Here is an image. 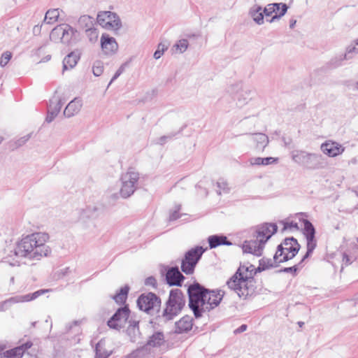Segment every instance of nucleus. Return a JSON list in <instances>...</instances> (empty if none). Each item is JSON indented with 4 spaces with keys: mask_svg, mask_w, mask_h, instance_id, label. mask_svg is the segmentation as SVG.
Instances as JSON below:
<instances>
[{
    "mask_svg": "<svg viewBox=\"0 0 358 358\" xmlns=\"http://www.w3.org/2000/svg\"><path fill=\"white\" fill-rule=\"evenodd\" d=\"M49 236L46 233H33L20 240L15 246V254L20 257L29 259H39L50 253V249L46 245Z\"/></svg>",
    "mask_w": 358,
    "mask_h": 358,
    "instance_id": "nucleus-1",
    "label": "nucleus"
},
{
    "mask_svg": "<svg viewBox=\"0 0 358 358\" xmlns=\"http://www.w3.org/2000/svg\"><path fill=\"white\" fill-rule=\"evenodd\" d=\"M189 306L196 317L201 313L217 306L222 301L224 292L222 290H206L199 285L190 286L188 289Z\"/></svg>",
    "mask_w": 358,
    "mask_h": 358,
    "instance_id": "nucleus-2",
    "label": "nucleus"
},
{
    "mask_svg": "<svg viewBox=\"0 0 358 358\" xmlns=\"http://www.w3.org/2000/svg\"><path fill=\"white\" fill-rule=\"evenodd\" d=\"M255 273V266L249 264L241 265L236 273L227 282V285L239 296H247L253 292Z\"/></svg>",
    "mask_w": 358,
    "mask_h": 358,
    "instance_id": "nucleus-3",
    "label": "nucleus"
},
{
    "mask_svg": "<svg viewBox=\"0 0 358 358\" xmlns=\"http://www.w3.org/2000/svg\"><path fill=\"white\" fill-rule=\"evenodd\" d=\"M300 245L296 239L293 238H286L278 247L273 257L274 264H280L292 259L298 253Z\"/></svg>",
    "mask_w": 358,
    "mask_h": 358,
    "instance_id": "nucleus-4",
    "label": "nucleus"
},
{
    "mask_svg": "<svg viewBox=\"0 0 358 358\" xmlns=\"http://www.w3.org/2000/svg\"><path fill=\"white\" fill-rule=\"evenodd\" d=\"M98 24L107 31L117 33L122 28L120 17L115 12L101 10L96 15Z\"/></svg>",
    "mask_w": 358,
    "mask_h": 358,
    "instance_id": "nucleus-5",
    "label": "nucleus"
},
{
    "mask_svg": "<svg viewBox=\"0 0 358 358\" xmlns=\"http://www.w3.org/2000/svg\"><path fill=\"white\" fill-rule=\"evenodd\" d=\"M78 31L67 24L55 27L50 32V38L55 43H69L73 42Z\"/></svg>",
    "mask_w": 358,
    "mask_h": 358,
    "instance_id": "nucleus-6",
    "label": "nucleus"
},
{
    "mask_svg": "<svg viewBox=\"0 0 358 358\" xmlns=\"http://www.w3.org/2000/svg\"><path fill=\"white\" fill-rule=\"evenodd\" d=\"M185 299L182 292L179 289L171 291L169 299L164 311V315L168 320L176 315L183 308Z\"/></svg>",
    "mask_w": 358,
    "mask_h": 358,
    "instance_id": "nucleus-7",
    "label": "nucleus"
},
{
    "mask_svg": "<svg viewBox=\"0 0 358 358\" xmlns=\"http://www.w3.org/2000/svg\"><path fill=\"white\" fill-rule=\"evenodd\" d=\"M204 251L205 250L202 247H196L187 252L182 261V271L186 274L193 273L194 268Z\"/></svg>",
    "mask_w": 358,
    "mask_h": 358,
    "instance_id": "nucleus-8",
    "label": "nucleus"
},
{
    "mask_svg": "<svg viewBox=\"0 0 358 358\" xmlns=\"http://www.w3.org/2000/svg\"><path fill=\"white\" fill-rule=\"evenodd\" d=\"M293 159L308 169H316L320 166V157L303 151L297 152L293 155Z\"/></svg>",
    "mask_w": 358,
    "mask_h": 358,
    "instance_id": "nucleus-9",
    "label": "nucleus"
},
{
    "mask_svg": "<svg viewBox=\"0 0 358 358\" xmlns=\"http://www.w3.org/2000/svg\"><path fill=\"white\" fill-rule=\"evenodd\" d=\"M138 179V175L134 171H129L122 176V186L120 193L123 197L127 198L134 192L135 184Z\"/></svg>",
    "mask_w": 358,
    "mask_h": 358,
    "instance_id": "nucleus-10",
    "label": "nucleus"
},
{
    "mask_svg": "<svg viewBox=\"0 0 358 358\" xmlns=\"http://www.w3.org/2000/svg\"><path fill=\"white\" fill-rule=\"evenodd\" d=\"M160 302V299L152 293L142 294L137 301L139 308L145 312L158 309Z\"/></svg>",
    "mask_w": 358,
    "mask_h": 358,
    "instance_id": "nucleus-11",
    "label": "nucleus"
},
{
    "mask_svg": "<svg viewBox=\"0 0 358 358\" xmlns=\"http://www.w3.org/2000/svg\"><path fill=\"white\" fill-rule=\"evenodd\" d=\"M303 233L307 241V252L303 259L309 257L316 247V240L315 238V229L313 224L306 219L303 220Z\"/></svg>",
    "mask_w": 358,
    "mask_h": 358,
    "instance_id": "nucleus-12",
    "label": "nucleus"
},
{
    "mask_svg": "<svg viewBox=\"0 0 358 358\" xmlns=\"http://www.w3.org/2000/svg\"><path fill=\"white\" fill-rule=\"evenodd\" d=\"M276 231V224L273 223H264L257 227L255 237L259 242L264 245Z\"/></svg>",
    "mask_w": 358,
    "mask_h": 358,
    "instance_id": "nucleus-13",
    "label": "nucleus"
},
{
    "mask_svg": "<svg viewBox=\"0 0 358 358\" xmlns=\"http://www.w3.org/2000/svg\"><path fill=\"white\" fill-rule=\"evenodd\" d=\"M129 315L128 308L124 307L120 308L113 317L108 322V325L110 328L118 329L122 327L127 322Z\"/></svg>",
    "mask_w": 358,
    "mask_h": 358,
    "instance_id": "nucleus-14",
    "label": "nucleus"
},
{
    "mask_svg": "<svg viewBox=\"0 0 358 358\" xmlns=\"http://www.w3.org/2000/svg\"><path fill=\"white\" fill-rule=\"evenodd\" d=\"M287 10V6L285 3H271L264 9V13L266 17L271 16L273 13H275L271 19L268 20L270 22H272L283 16Z\"/></svg>",
    "mask_w": 358,
    "mask_h": 358,
    "instance_id": "nucleus-15",
    "label": "nucleus"
},
{
    "mask_svg": "<svg viewBox=\"0 0 358 358\" xmlns=\"http://www.w3.org/2000/svg\"><path fill=\"white\" fill-rule=\"evenodd\" d=\"M264 244L256 241H246L242 245L243 252L250 253L256 256H261L264 249Z\"/></svg>",
    "mask_w": 358,
    "mask_h": 358,
    "instance_id": "nucleus-16",
    "label": "nucleus"
},
{
    "mask_svg": "<svg viewBox=\"0 0 358 358\" xmlns=\"http://www.w3.org/2000/svg\"><path fill=\"white\" fill-rule=\"evenodd\" d=\"M303 218V214L296 215L294 217H288L280 222L283 225V231H297L299 228V224H302Z\"/></svg>",
    "mask_w": 358,
    "mask_h": 358,
    "instance_id": "nucleus-17",
    "label": "nucleus"
},
{
    "mask_svg": "<svg viewBox=\"0 0 358 358\" xmlns=\"http://www.w3.org/2000/svg\"><path fill=\"white\" fill-rule=\"evenodd\" d=\"M166 279L170 285H180L184 277L178 268H171L167 271Z\"/></svg>",
    "mask_w": 358,
    "mask_h": 358,
    "instance_id": "nucleus-18",
    "label": "nucleus"
},
{
    "mask_svg": "<svg viewBox=\"0 0 358 358\" xmlns=\"http://www.w3.org/2000/svg\"><path fill=\"white\" fill-rule=\"evenodd\" d=\"M322 152L329 157H335L343 151V148L335 142H327L322 145Z\"/></svg>",
    "mask_w": 358,
    "mask_h": 358,
    "instance_id": "nucleus-19",
    "label": "nucleus"
},
{
    "mask_svg": "<svg viewBox=\"0 0 358 358\" xmlns=\"http://www.w3.org/2000/svg\"><path fill=\"white\" fill-rule=\"evenodd\" d=\"M47 292H48V289H40L32 294H28L25 295L12 297L9 299V301L12 303H22L31 301Z\"/></svg>",
    "mask_w": 358,
    "mask_h": 358,
    "instance_id": "nucleus-20",
    "label": "nucleus"
},
{
    "mask_svg": "<svg viewBox=\"0 0 358 358\" xmlns=\"http://www.w3.org/2000/svg\"><path fill=\"white\" fill-rule=\"evenodd\" d=\"M32 345L31 342H27L21 346L17 347L10 350H8L4 353L6 358H21L25 351L30 348Z\"/></svg>",
    "mask_w": 358,
    "mask_h": 358,
    "instance_id": "nucleus-21",
    "label": "nucleus"
},
{
    "mask_svg": "<svg viewBox=\"0 0 358 358\" xmlns=\"http://www.w3.org/2000/svg\"><path fill=\"white\" fill-rule=\"evenodd\" d=\"M193 325L192 318L184 316L176 323V332L181 334L192 329Z\"/></svg>",
    "mask_w": 358,
    "mask_h": 358,
    "instance_id": "nucleus-22",
    "label": "nucleus"
},
{
    "mask_svg": "<svg viewBox=\"0 0 358 358\" xmlns=\"http://www.w3.org/2000/svg\"><path fill=\"white\" fill-rule=\"evenodd\" d=\"M80 53L78 50L70 52L63 60L64 71L73 68L80 59Z\"/></svg>",
    "mask_w": 358,
    "mask_h": 358,
    "instance_id": "nucleus-23",
    "label": "nucleus"
},
{
    "mask_svg": "<svg viewBox=\"0 0 358 358\" xmlns=\"http://www.w3.org/2000/svg\"><path fill=\"white\" fill-rule=\"evenodd\" d=\"M194 43H203V37L198 32L184 34L176 45H189Z\"/></svg>",
    "mask_w": 358,
    "mask_h": 358,
    "instance_id": "nucleus-24",
    "label": "nucleus"
},
{
    "mask_svg": "<svg viewBox=\"0 0 358 358\" xmlns=\"http://www.w3.org/2000/svg\"><path fill=\"white\" fill-rule=\"evenodd\" d=\"M82 107V101L78 99L71 101L64 109V113L67 117H71L78 113Z\"/></svg>",
    "mask_w": 358,
    "mask_h": 358,
    "instance_id": "nucleus-25",
    "label": "nucleus"
},
{
    "mask_svg": "<svg viewBox=\"0 0 358 358\" xmlns=\"http://www.w3.org/2000/svg\"><path fill=\"white\" fill-rule=\"evenodd\" d=\"M60 11L58 8L48 10L43 21V24H52L55 23L59 17Z\"/></svg>",
    "mask_w": 358,
    "mask_h": 358,
    "instance_id": "nucleus-26",
    "label": "nucleus"
},
{
    "mask_svg": "<svg viewBox=\"0 0 358 358\" xmlns=\"http://www.w3.org/2000/svg\"><path fill=\"white\" fill-rule=\"evenodd\" d=\"M78 26L85 31L94 27V20L88 15H81L78 20Z\"/></svg>",
    "mask_w": 358,
    "mask_h": 358,
    "instance_id": "nucleus-27",
    "label": "nucleus"
},
{
    "mask_svg": "<svg viewBox=\"0 0 358 358\" xmlns=\"http://www.w3.org/2000/svg\"><path fill=\"white\" fill-rule=\"evenodd\" d=\"M208 243L210 248H216L221 245H230L224 236H210L208 238Z\"/></svg>",
    "mask_w": 358,
    "mask_h": 358,
    "instance_id": "nucleus-28",
    "label": "nucleus"
},
{
    "mask_svg": "<svg viewBox=\"0 0 358 358\" xmlns=\"http://www.w3.org/2000/svg\"><path fill=\"white\" fill-rule=\"evenodd\" d=\"M264 12L262 8L258 6H253L250 10V15L255 22L262 24L264 22Z\"/></svg>",
    "mask_w": 358,
    "mask_h": 358,
    "instance_id": "nucleus-29",
    "label": "nucleus"
},
{
    "mask_svg": "<svg viewBox=\"0 0 358 358\" xmlns=\"http://www.w3.org/2000/svg\"><path fill=\"white\" fill-rule=\"evenodd\" d=\"M99 32L98 29L94 27L85 31V36L90 43L94 44L99 40Z\"/></svg>",
    "mask_w": 358,
    "mask_h": 358,
    "instance_id": "nucleus-30",
    "label": "nucleus"
},
{
    "mask_svg": "<svg viewBox=\"0 0 358 358\" xmlns=\"http://www.w3.org/2000/svg\"><path fill=\"white\" fill-rule=\"evenodd\" d=\"M164 343V335L162 333H156L152 336L148 341V345L152 347L160 346Z\"/></svg>",
    "mask_w": 358,
    "mask_h": 358,
    "instance_id": "nucleus-31",
    "label": "nucleus"
},
{
    "mask_svg": "<svg viewBox=\"0 0 358 358\" xmlns=\"http://www.w3.org/2000/svg\"><path fill=\"white\" fill-rule=\"evenodd\" d=\"M128 292L129 287L127 286H124V287L121 288L119 293L113 296V299L117 303H123L125 302L127 298Z\"/></svg>",
    "mask_w": 358,
    "mask_h": 358,
    "instance_id": "nucleus-32",
    "label": "nucleus"
},
{
    "mask_svg": "<svg viewBox=\"0 0 358 358\" xmlns=\"http://www.w3.org/2000/svg\"><path fill=\"white\" fill-rule=\"evenodd\" d=\"M117 45V41L114 37L110 36L107 33L102 34L100 38V45Z\"/></svg>",
    "mask_w": 358,
    "mask_h": 358,
    "instance_id": "nucleus-33",
    "label": "nucleus"
},
{
    "mask_svg": "<svg viewBox=\"0 0 358 358\" xmlns=\"http://www.w3.org/2000/svg\"><path fill=\"white\" fill-rule=\"evenodd\" d=\"M12 57V54L10 52H5L2 54L1 57L0 59V65L3 67L5 66L8 62L10 60Z\"/></svg>",
    "mask_w": 358,
    "mask_h": 358,
    "instance_id": "nucleus-34",
    "label": "nucleus"
},
{
    "mask_svg": "<svg viewBox=\"0 0 358 358\" xmlns=\"http://www.w3.org/2000/svg\"><path fill=\"white\" fill-rule=\"evenodd\" d=\"M102 341H100L96 347V357L95 358H107L109 355V354L107 352H105L103 353L101 352V348L102 347Z\"/></svg>",
    "mask_w": 358,
    "mask_h": 358,
    "instance_id": "nucleus-35",
    "label": "nucleus"
},
{
    "mask_svg": "<svg viewBox=\"0 0 358 358\" xmlns=\"http://www.w3.org/2000/svg\"><path fill=\"white\" fill-rule=\"evenodd\" d=\"M103 71V66L101 63L96 62L92 68V71L94 76H100Z\"/></svg>",
    "mask_w": 358,
    "mask_h": 358,
    "instance_id": "nucleus-36",
    "label": "nucleus"
},
{
    "mask_svg": "<svg viewBox=\"0 0 358 358\" xmlns=\"http://www.w3.org/2000/svg\"><path fill=\"white\" fill-rule=\"evenodd\" d=\"M103 53L106 55L114 53L117 50V46H101Z\"/></svg>",
    "mask_w": 358,
    "mask_h": 358,
    "instance_id": "nucleus-37",
    "label": "nucleus"
},
{
    "mask_svg": "<svg viewBox=\"0 0 358 358\" xmlns=\"http://www.w3.org/2000/svg\"><path fill=\"white\" fill-rule=\"evenodd\" d=\"M167 50L166 48H164V46H162V49L157 50L154 53V57L156 59H159L162 57V55L164 54V52Z\"/></svg>",
    "mask_w": 358,
    "mask_h": 358,
    "instance_id": "nucleus-38",
    "label": "nucleus"
},
{
    "mask_svg": "<svg viewBox=\"0 0 358 358\" xmlns=\"http://www.w3.org/2000/svg\"><path fill=\"white\" fill-rule=\"evenodd\" d=\"M187 48V46H183V45L176 46V48L172 50L173 54H178V53L183 52L186 50Z\"/></svg>",
    "mask_w": 358,
    "mask_h": 358,
    "instance_id": "nucleus-39",
    "label": "nucleus"
},
{
    "mask_svg": "<svg viewBox=\"0 0 358 358\" xmlns=\"http://www.w3.org/2000/svg\"><path fill=\"white\" fill-rule=\"evenodd\" d=\"M217 186L220 187V190L218 192V193L220 194L222 193V192H225V189L227 188V183L224 182V181L222 182H217Z\"/></svg>",
    "mask_w": 358,
    "mask_h": 358,
    "instance_id": "nucleus-40",
    "label": "nucleus"
},
{
    "mask_svg": "<svg viewBox=\"0 0 358 358\" xmlns=\"http://www.w3.org/2000/svg\"><path fill=\"white\" fill-rule=\"evenodd\" d=\"M145 284L155 287V285H156V280L154 278H152V277L148 278L145 280Z\"/></svg>",
    "mask_w": 358,
    "mask_h": 358,
    "instance_id": "nucleus-41",
    "label": "nucleus"
},
{
    "mask_svg": "<svg viewBox=\"0 0 358 358\" xmlns=\"http://www.w3.org/2000/svg\"><path fill=\"white\" fill-rule=\"evenodd\" d=\"M41 27H42V25H39V24L35 25L33 28V34L34 35L40 34V33L41 31Z\"/></svg>",
    "mask_w": 358,
    "mask_h": 358,
    "instance_id": "nucleus-42",
    "label": "nucleus"
},
{
    "mask_svg": "<svg viewBox=\"0 0 358 358\" xmlns=\"http://www.w3.org/2000/svg\"><path fill=\"white\" fill-rule=\"evenodd\" d=\"M275 160L273 157H266L263 158V163L262 165H268L269 164L273 163Z\"/></svg>",
    "mask_w": 358,
    "mask_h": 358,
    "instance_id": "nucleus-43",
    "label": "nucleus"
},
{
    "mask_svg": "<svg viewBox=\"0 0 358 358\" xmlns=\"http://www.w3.org/2000/svg\"><path fill=\"white\" fill-rule=\"evenodd\" d=\"M262 163H263V158H261V157L255 158L251 162L252 164H255V165H262Z\"/></svg>",
    "mask_w": 358,
    "mask_h": 358,
    "instance_id": "nucleus-44",
    "label": "nucleus"
},
{
    "mask_svg": "<svg viewBox=\"0 0 358 358\" xmlns=\"http://www.w3.org/2000/svg\"><path fill=\"white\" fill-rule=\"evenodd\" d=\"M258 139L259 140V141L262 143H267L268 142V138L267 137L264 135V134H259L258 135Z\"/></svg>",
    "mask_w": 358,
    "mask_h": 358,
    "instance_id": "nucleus-45",
    "label": "nucleus"
},
{
    "mask_svg": "<svg viewBox=\"0 0 358 358\" xmlns=\"http://www.w3.org/2000/svg\"><path fill=\"white\" fill-rule=\"evenodd\" d=\"M122 69H120L119 70H117L115 74L114 75L113 78H112L110 83H112L113 80L117 78V77H119L120 74L122 73Z\"/></svg>",
    "mask_w": 358,
    "mask_h": 358,
    "instance_id": "nucleus-46",
    "label": "nucleus"
},
{
    "mask_svg": "<svg viewBox=\"0 0 358 358\" xmlns=\"http://www.w3.org/2000/svg\"><path fill=\"white\" fill-rule=\"evenodd\" d=\"M246 329H247V326L245 324H243L238 329H236L234 332L235 333H241V332L245 331Z\"/></svg>",
    "mask_w": 358,
    "mask_h": 358,
    "instance_id": "nucleus-47",
    "label": "nucleus"
},
{
    "mask_svg": "<svg viewBox=\"0 0 358 358\" xmlns=\"http://www.w3.org/2000/svg\"><path fill=\"white\" fill-rule=\"evenodd\" d=\"M343 262H344V264L345 265H348V264H350V261L349 257L348 255H345L343 256Z\"/></svg>",
    "mask_w": 358,
    "mask_h": 358,
    "instance_id": "nucleus-48",
    "label": "nucleus"
},
{
    "mask_svg": "<svg viewBox=\"0 0 358 358\" xmlns=\"http://www.w3.org/2000/svg\"><path fill=\"white\" fill-rule=\"evenodd\" d=\"M296 20H291L290 22H289V27L291 29L294 28V27L296 24Z\"/></svg>",
    "mask_w": 358,
    "mask_h": 358,
    "instance_id": "nucleus-49",
    "label": "nucleus"
},
{
    "mask_svg": "<svg viewBox=\"0 0 358 358\" xmlns=\"http://www.w3.org/2000/svg\"><path fill=\"white\" fill-rule=\"evenodd\" d=\"M52 119H53V115H52V114H51V115H50V114H48V115L47 116V119H46V120H47L48 122H51V121L52 120Z\"/></svg>",
    "mask_w": 358,
    "mask_h": 358,
    "instance_id": "nucleus-50",
    "label": "nucleus"
},
{
    "mask_svg": "<svg viewBox=\"0 0 358 358\" xmlns=\"http://www.w3.org/2000/svg\"><path fill=\"white\" fill-rule=\"evenodd\" d=\"M10 282H11L12 283H14V277H12V278H10Z\"/></svg>",
    "mask_w": 358,
    "mask_h": 358,
    "instance_id": "nucleus-51",
    "label": "nucleus"
},
{
    "mask_svg": "<svg viewBox=\"0 0 358 358\" xmlns=\"http://www.w3.org/2000/svg\"><path fill=\"white\" fill-rule=\"evenodd\" d=\"M355 45H358V38L355 41Z\"/></svg>",
    "mask_w": 358,
    "mask_h": 358,
    "instance_id": "nucleus-52",
    "label": "nucleus"
},
{
    "mask_svg": "<svg viewBox=\"0 0 358 358\" xmlns=\"http://www.w3.org/2000/svg\"><path fill=\"white\" fill-rule=\"evenodd\" d=\"M27 140V139H24V140L22 141V143H24Z\"/></svg>",
    "mask_w": 358,
    "mask_h": 358,
    "instance_id": "nucleus-53",
    "label": "nucleus"
},
{
    "mask_svg": "<svg viewBox=\"0 0 358 358\" xmlns=\"http://www.w3.org/2000/svg\"><path fill=\"white\" fill-rule=\"evenodd\" d=\"M2 140H3L2 138H0V143L2 141Z\"/></svg>",
    "mask_w": 358,
    "mask_h": 358,
    "instance_id": "nucleus-54",
    "label": "nucleus"
},
{
    "mask_svg": "<svg viewBox=\"0 0 358 358\" xmlns=\"http://www.w3.org/2000/svg\"><path fill=\"white\" fill-rule=\"evenodd\" d=\"M357 242H358V237H357Z\"/></svg>",
    "mask_w": 358,
    "mask_h": 358,
    "instance_id": "nucleus-55",
    "label": "nucleus"
}]
</instances>
